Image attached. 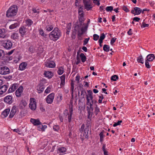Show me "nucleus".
Instances as JSON below:
<instances>
[{"label": "nucleus", "instance_id": "f257e3e1", "mask_svg": "<svg viewBox=\"0 0 155 155\" xmlns=\"http://www.w3.org/2000/svg\"><path fill=\"white\" fill-rule=\"evenodd\" d=\"M61 36V31L57 27L55 28L54 30L49 34L50 39L51 40L54 41L58 40Z\"/></svg>", "mask_w": 155, "mask_h": 155}, {"label": "nucleus", "instance_id": "f03ea898", "mask_svg": "<svg viewBox=\"0 0 155 155\" xmlns=\"http://www.w3.org/2000/svg\"><path fill=\"white\" fill-rule=\"evenodd\" d=\"M18 11L17 6L14 5L10 7L6 12V15L8 17H11L15 16Z\"/></svg>", "mask_w": 155, "mask_h": 155}, {"label": "nucleus", "instance_id": "7ed1b4c3", "mask_svg": "<svg viewBox=\"0 0 155 155\" xmlns=\"http://www.w3.org/2000/svg\"><path fill=\"white\" fill-rule=\"evenodd\" d=\"M26 25L21 26L19 29V32L22 37L26 35L28 32L29 27V19L26 21Z\"/></svg>", "mask_w": 155, "mask_h": 155}, {"label": "nucleus", "instance_id": "20e7f679", "mask_svg": "<svg viewBox=\"0 0 155 155\" xmlns=\"http://www.w3.org/2000/svg\"><path fill=\"white\" fill-rule=\"evenodd\" d=\"M84 6V9L87 11L91 10L93 6V4L91 0H88L83 1Z\"/></svg>", "mask_w": 155, "mask_h": 155}, {"label": "nucleus", "instance_id": "39448f33", "mask_svg": "<svg viewBox=\"0 0 155 155\" xmlns=\"http://www.w3.org/2000/svg\"><path fill=\"white\" fill-rule=\"evenodd\" d=\"M69 113L68 112V110L67 109H66L64 111L63 113V114L67 116V115H68V121L69 122H71V121L72 116L73 114V105H72L71 106H69Z\"/></svg>", "mask_w": 155, "mask_h": 155}, {"label": "nucleus", "instance_id": "423d86ee", "mask_svg": "<svg viewBox=\"0 0 155 155\" xmlns=\"http://www.w3.org/2000/svg\"><path fill=\"white\" fill-rule=\"evenodd\" d=\"M10 73L9 68L6 66H0V74L2 75L7 74Z\"/></svg>", "mask_w": 155, "mask_h": 155}, {"label": "nucleus", "instance_id": "0eeeda50", "mask_svg": "<svg viewBox=\"0 0 155 155\" xmlns=\"http://www.w3.org/2000/svg\"><path fill=\"white\" fill-rule=\"evenodd\" d=\"M30 108L32 110H35L36 108V102L34 98L30 99Z\"/></svg>", "mask_w": 155, "mask_h": 155}, {"label": "nucleus", "instance_id": "6e6552de", "mask_svg": "<svg viewBox=\"0 0 155 155\" xmlns=\"http://www.w3.org/2000/svg\"><path fill=\"white\" fill-rule=\"evenodd\" d=\"M54 97V93L49 94L45 99L46 102L48 104H51L53 102Z\"/></svg>", "mask_w": 155, "mask_h": 155}, {"label": "nucleus", "instance_id": "1a4fd4ad", "mask_svg": "<svg viewBox=\"0 0 155 155\" xmlns=\"http://www.w3.org/2000/svg\"><path fill=\"white\" fill-rule=\"evenodd\" d=\"M2 46L6 49H8L12 47V44L10 40H8L4 41V42L2 44Z\"/></svg>", "mask_w": 155, "mask_h": 155}, {"label": "nucleus", "instance_id": "9d476101", "mask_svg": "<svg viewBox=\"0 0 155 155\" xmlns=\"http://www.w3.org/2000/svg\"><path fill=\"white\" fill-rule=\"evenodd\" d=\"M45 65L47 67L50 68H54L55 66V63L53 61L48 59L45 63Z\"/></svg>", "mask_w": 155, "mask_h": 155}, {"label": "nucleus", "instance_id": "9b49d317", "mask_svg": "<svg viewBox=\"0 0 155 155\" xmlns=\"http://www.w3.org/2000/svg\"><path fill=\"white\" fill-rule=\"evenodd\" d=\"M7 37L6 30L4 28L0 29V38L5 39Z\"/></svg>", "mask_w": 155, "mask_h": 155}, {"label": "nucleus", "instance_id": "f8f14e48", "mask_svg": "<svg viewBox=\"0 0 155 155\" xmlns=\"http://www.w3.org/2000/svg\"><path fill=\"white\" fill-rule=\"evenodd\" d=\"M45 86L42 83H40L37 87L38 92L39 93H42L44 90Z\"/></svg>", "mask_w": 155, "mask_h": 155}, {"label": "nucleus", "instance_id": "ddd939ff", "mask_svg": "<svg viewBox=\"0 0 155 155\" xmlns=\"http://www.w3.org/2000/svg\"><path fill=\"white\" fill-rule=\"evenodd\" d=\"M17 110V108L15 106H13L12 108L11 111L9 116V117L10 118L13 117L15 114Z\"/></svg>", "mask_w": 155, "mask_h": 155}, {"label": "nucleus", "instance_id": "4468645a", "mask_svg": "<svg viewBox=\"0 0 155 155\" xmlns=\"http://www.w3.org/2000/svg\"><path fill=\"white\" fill-rule=\"evenodd\" d=\"M47 126L46 125H43L41 122V123L38 125L37 128L38 130L40 131H44L45 129L47 128Z\"/></svg>", "mask_w": 155, "mask_h": 155}, {"label": "nucleus", "instance_id": "2eb2a0df", "mask_svg": "<svg viewBox=\"0 0 155 155\" xmlns=\"http://www.w3.org/2000/svg\"><path fill=\"white\" fill-rule=\"evenodd\" d=\"M23 87L22 86H20L16 90L15 92V95L17 97H20L23 92Z\"/></svg>", "mask_w": 155, "mask_h": 155}, {"label": "nucleus", "instance_id": "dca6fc26", "mask_svg": "<svg viewBox=\"0 0 155 155\" xmlns=\"http://www.w3.org/2000/svg\"><path fill=\"white\" fill-rule=\"evenodd\" d=\"M66 150V148L64 147H60L58 148L57 150V153L64 154L65 153Z\"/></svg>", "mask_w": 155, "mask_h": 155}, {"label": "nucleus", "instance_id": "f3484780", "mask_svg": "<svg viewBox=\"0 0 155 155\" xmlns=\"http://www.w3.org/2000/svg\"><path fill=\"white\" fill-rule=\"evenodd\" d=\"M44 75L45 77L48 78H51L53 76V74L51 71H45Z\"/></svg>", "mask_w": 155, "mask_h": 155}, {"label": "nucleus", "instance_id": "a211bd4d", "mask_svg": "<svg viewBox=\"0 0 155 155\" xmlns=\"http://www.w3.org/2000/svg\"><path fill=\"white\" fill-rule=\"evenodd\" d=\"M4 101L9 104H11L12 102V98L11 96H8L5 97L4 99Z\"/></svg>", "mask_w": 155, "mask_h": 155}, {"label": "nucleus", "instance_id": "6ab92c4d", "mask_svg": "<svg viewBox=\"0 0 155 155\" xmlns=\"http://www.w3.org/2000/svg\"><path fill=\"white\" fill-rule=\"evenodd\" d=\"M18 84H13L11 87H10L8 91L9 93H11L14 91L18 87Z\"/></svg>", "mask_w": 155, "mask_h": 155}, {"label": "nucleus", "instance_id": "aec40b11", "mask_svg": "<svg viewBox=\"0 0 155 155\" xmlns=\"http://www.w3.org/2000/svg\"><path fill=\"white\" fill-rule=\"evenodd\" d=\"M155 56L153 54H150L147 56V60L149 61H152L154 59L155 60Z\"/></svg>", "mask_w": 155, "mask_h": 155}, {"label": "nucleus", "instance_id": "412c9836", "mask_svg": "<svg viewBox=\"0 0 155 155\" xmlns=\"http://www.w3.org/2000/svg\"><path fill=\"white\" fill-rule=\"evenodd\" d=\"M10 111V109L8 108L5 109L2 113V115L3 118L7 117Z\"/></svg>", "mask_w": 155, "mask_h": 155}, {"label": "nucleus", "instance_id": "4be33fe9", "mask_svg": "<svg viewBox=\"0 0 155 155\" xmlns=\"http://www.w3.org/2000/svg\"><path fill=\"white\" fill-rule=\"evenodd\" d=\"M8 87L6 85H4L0 88V95L6 92L7 89Z\"/></svg>", "mask_w": 155, "mask_h": 155}, {"label": "nucleus", "instance_id": "5701e85b", "mask_svg": "<svg viewBox=\"0 0 155 155\" xmlns=\"http://www.w3.org/2000/svg\"><path fill=\"white\" fill-rule=\"evenodd\" d=\"M31 122L34 125H37L41 123L39 120L37 119L31 118L30 120Z\"/></svg>", "mask_w": 155, "mask_h": 155}, {"label": "nucleus", "instance_id": "b1692460", "mask_svg": "<svg viewBox=\"0 0 155 155\" xmlns=\"http://www.w3.org/2000/svg\"><path fill=\"white\" fill-rule=\"evenodd\" d=\"M27 65V64L25 62L21 63L19 65V69L21 71L24 70L26 68Z\"/></svg>", "mask_w": 155, "mask_h": 155}, {"label": "nucleus", "instance_id": "393cba45", "mask_svg": "<svg viewBox=\"0 0 155 155\" xmlns=\"http://www.w3.org/2000/svg\"><path fill=\"white\" fill-rule=\"evenodd\" d=\"M81 97H80V99L79 100V101H80L81 100H84V96L86 94V91L85 90L81 91Z\"/></svg>", "mask_w": 155, "mask_h": 155}, {"label": "nucleus", "instance_id": "a878e982", "mask_svg": "<svg viewBox=\"0 0 155 155\" xmlns=\"http://www.w3.org/2000/svg\"><path fill=\"white\" fill-rule=\"evenodd\" d=\"M135 12L134 15H139L142 12V9L140 8L135 7L134 8Z\"/></svg>", "mask_w": 155, "mask_h": 155}, {"label": "nucleus", "instance_id": "bb28decb", "mask_svg": "<svg viewBox=\"0 0 155 155\" xmlns=\"http://www.w3.org/2000/svg\"><path fill=\"white\" fill-rule=\"evenodd\" d=\"M87 26H85L84 28L82 27L81 29V32H80V31L78 32V35L79 36H81L87 30Z\"/></svg>", "mask_w": 155, "mask_h": 155}, {"label": "nucleus", "instance_id": "cd10ccee", "mask_svg": "<svg viewBox=\"0 0 155 155\" xmlns=\"http://www.w3.org/2000/svg\"><path fill=\"white\" fill-rule=\"evenodd\" d=\"M60 78L61 80V82L60 85L61 86H64L65 84V75L63 74L60 77Z\"/></svg>", "mask_w": 155, "mask_h": 155}, {"label": "nucleus", "instance_id": "c85d7f7f", "mask_svg": "<svg viewBox=\"0 0 155 155\" xmlns=\"http://www.w3.org/2000/svg\"><path fill=\"white\" fill-rule=\"evenodd\" d=\"M105 133V131L104 130H103L101 132H100L99 134L100 136V141L101 143H102V142L104 141V138L105 136L104 135V134Z\"/></svg>", "mask_w": 155, "mask_h": 155}, {"label": "nucleus", "instance_id": "c756f323", "mask_svg": "<svg viewBox=\"0 0 155 155\" xmlns=\"http://www.w3.org/2000/svg\"><path fill=\"white\" fill-rule=\"evenodd\" d=\"M80 25V23L79 24L77 22L76 24H74V28H75L78 31V32L80 31L81 28H82L81 25Z\"/></svg>", "mask_w": 155, "mask_h": 155}, {"label": "nucleus", "instance_id": "7c9ffc66", "mask_svg": "<svg viewBox=\"0 0 155 155\" xmlns=\"http://www.w3.org/2000/svg\"><path fill=\"white\" fill-rule=\"evenodd\" d=\"M88 132H89V128L88 127H87L85 128L84 129L83 136L86 138H87L89 137L88 135Z\"/></svg>", "mask_w": 155, "mask_h": 155}, {"label": "nucleus", "instance_id": "2f4dec72", "mask_svg": "<svg viewBox=\"0 0 155 155\" xmlns=\"http://www.w3.org/2000/svg\"><path fill=\"white\" fill-rule=\"evenodd\" d=\"M27 104L26 101L24 100H22L20 102L19 105V107L21 109L23 108Z\"/></svg>", "mask_w": 155, "mask_h": 155}, {"label": "nucleus", "instance_id": "473e14b6", "mask_svg": "<svg viewBox=\"0 0 155 155\" xmlns=\"http://www.w3.org/2000/svg\"><path fill=\"white\" fill-rule=\"evenodd\" d=\"M56 100L57 103H59L63 99L62 95L61 94H57Z\"/></svg>", "mask_w": 155, "mask_h": 155}, {"label": "nucleus", "instance_id": "72a5a7b5", "mask_svg": "<svg viewBox=\"0 0 155 155\" xmlns=\"http://www.w3.org/2000/svg\"><path fill=\"white\" fill-rule=\"evenodd\" d=\"M39 33L40 35L42 36L43 37L46 38H47V34L44 33V31L42 29L40 28L39 30Z\"/></svg>", "mask_w": 155, "mask_h": 155}, {"label": "nucleus", "instance_id": "f704fd0d", "mask_svg": "<svg viewBox=\"0 0 155 155\" xmlns=\"http://www.w3.org/2000/svg\"><path fill=\"white\" fill-rule=\"evenodd\" d=\"M18 25L19 24L18 22L15 23L9 26V28L11 30L13 29L18 26Z\"/></svg>", "mask_w": 155, "mask_h": 155}, {"label": "nucleus", "instance_id": "c9c22d12", "mask_svg": "<svg viewBox=\"0 0 155 155\" xmlns=\"http://www.w3.org/2000/svg\"><path fill=\"white\" fill-rule=\"evenodd\" d=\"M71 23H68L67 24V26L66 27V34L69 35V32L70 31L71 28Z\"/></svg>", "mask_w": 155, "mask_h": 155}, {"label": "nucleus", "instance_id": "e433bc0d", "mask_svg": "<svg viewBox=\"0 0 155 155\" xmlns=\"http://www.w3.org/2000/svg\"><path fill=\"white\" fill-rule=\"evenodd\" d=\"M19 38L18 34L17 33H13L11 36V38L14 40L18 39Z\"/></svg>", "mask_w": 155, "mask_h": 155}, {"label": "nucleus", "instance_id": "4c0bfd02", "mask_svg": "<svg viewBox=\"0 0 155 155\" xmlns=\"http://www.w3.org/2000/svg\"><path fill=\"white\" fill-rule=\"evenodd\" d=\"M80 56L81 58V59L82 62H84L86 61L87 58L84 53H81V54H80Z\"/></svg>", "mask_w": 155, "mask_h": 155}, {"label": "nucleus", "instance_id": "58836bf2", "mask_svg": "<svg viewBox=\"0 0 155 155\" xmlns=\"http://www.w3.org/2000/svg\"><path fill=\"white\" fill-rule=\"evenodd\" d=\"M54 26L53 25H47L45 27V29L47 31H50L53 28Z\"/></svg>", "mask_w": 155, "mask_h": 155}, {"label": "nucleus", "instance_id": "ea45409f", "mask_svg": "<svg viewBox=\"0 0 155 155\" xmlns=\"http://www.w3.org/2000/svg\"><path fill=\"white\" fill-rule=\"evenodd\" d=\"M137 61L138 63H141L142 64H143L144 63V62H143V58L141 55H140L137 58Z\"/></svg>", "mask_w": 155, "mask_h": 155}, {"label": "nucleus", "instance_id": "a19ab883", "mask_svg": "<svg viewBox=\"0 0 155 155\" xmlns=\"http://www.w3.org/2000/svg\"><path fill=\"white\" fill-rule=\"evenodd\" d=\"M78 19L80 24V25H82V23L84 22L85 20L84 16H78Z\"/></svg>", "mask_w": 155, "mask_h": 155}, {"label": "nucleus", "instance_id": "79ce46f5", "mask_svg": "<svg viewBox=\"0 0 155 155\" xmlns=\"http://www.w3.org/2000/svg\"><path fill=\"white\" fill-rule=\"evenodd\" d=\"M58 73L60 75L64 73V69L62 67H60L57 71Z\"/></svg>", "mask_w": 155, "mask_h": 155}, {"label": "nucleus", "instance_id": "37998d69", "mask_svg": "<svg viewBox=\"0 0 155 155\" xmlns=\"http://www.w3.org/2000/svg\"><path fill=\"white\" fill-rule=\"evenodd\" d=\"M104 50L106 52L109 51L110 50V47L109 45H104L103 46Z\"/></svg>", "mask_w": 155, "mask_h": 155}, {"label": "nucleus", "instance_id": "c03bdc74", "mask_svg": "<svg viewBox=\"0 0 155 155\" xmlns=\"http://www.w3.org/2000/svg\"><path fill=\"white\" fill-rule=\"evenodd\" d=\"M106 144H104L102 147V150L104 152V155H108V152L105 149Z\"/></svg>", "mask_w": 155, "mask_h": 155}, {"label": "nucleus", "instance_id": "a18cd8bd", "mask_svg": "<svg viewBox=\"0 0 155 155\" xmlns=\"http://www.w3.org/2000/svg\"><path fill=\"white\" fill-rule=\"evenodd\" d=\"M5 54L4 51L2 49H0V59H3L5 56Z\"/></svg>", "mask_w": 155, "mask_h": 155}, {"label": "nucleus", "instance_id": "49530a36", "mask_svg": "<svg viewBox=\"0 0 155 155\" xmlns=\"http://www.w3.org/2000/svg\"><path fill=\"white\" fill-rule=\"evenodd\" d=\"M105 38V36L104 33H103L101 34V35L100 38L99 39V41H100L101 42L103 41V40Z\"/></svg>", "mask_w": 155, "mask_h": 155}, {"label": "nucleus", "instance_id": "de8ad7c7", "mask_svg": "<svg viewBox=\"0 0 155 155\" xmlns=\"http://www.w3.org/2000/svg\"><path fill=\"white\" fill-rule=\"evenodd\" d=\"M118 78V76L116 75H114L111 76V80L113 81H116Z\"/></svg>", "mask_w": 155, "mask_h": 155}, {"label": "nucleus", "instance_id": "09e8293b", "mask_svg": "<svg viewBox=\"0 0 155 155\" xmlns=\"http://www.w3.org/2000/svg\"><path fill=\"white\" fill-rule=\"evenodd\" d=\"M59 128V126L58 125H54L53 126V129L54 131H58Z\"/></svg>", "mask_w": 155, "mask_h": 155}, {"label": "nucleus", "instance_id": "8fccbe9b", "mask_svg": "<svg viewBox=\"0 0 155 155\" xmlns=\"http://www.w3.org/2000/svg\"><path fill=\"white\" fill-rule=\"evenodd\" d=\"M105 9L107 12H111L113 10V7L112 6H107Z\"/></svg>", "mask_w": 155, "mask_h": 155}, {"label": "nucleus", "instance_id": "3c124183", "mask_svg": "<svg viewBox=\"0 0 155 155\" xmlns=\"http://www.w3.org/2000/svg\"><path fill=\"white\" fill-rule=\"evenodd\" d=\"M87 112L88 115L87 117L89 119H90L92 117V114H91V112L89 110V109H87Z\"/></svg>", "mask_w": 155, "mask_h": 155}, {"label": "nucleus", "instance_id": "603ef678", "mask_svg": "<svg viewBox=\"0 0 155 155\" xmlns=\"http://www.w3.org/2000/svg\"><path fill=\"white\" fill-rule=\"evenodd\" d=\"M51 89V88L49 86L48 87L45 91V93L46 94L49 93Z\"/></svg>", "mask_w": 155, "mask_h": 155}, {"label": "nucleus", "instance_id": "864d4df0", "mask_svg": "<svg viewBox=\"0 0 155 155\" xmlns=\"http://www.w3.org/2000/svg\"><path fill=\"white\" fill-rule=\"evenodd\" d=\"M100 111V109L98 107H97V105H96V107L95 108V112L96 115H97L98 113Z\"/></svg>", "mask_w": 155, "mask_h": 155}, {"label": "nucleus", "instance_id": "5fc2aeb1", "mask_svg": "<svg viewBox=\"0 0 155 155\" xmlns=\"http://www.w3.org/2000/svg\"><path fill=\"white\" fill-rule=\"evenodd\" d=\"M122 120H120L118 121L117 122L115 123L113 125V126L114 127H115L117 125H120L121 123L122 122Z\"/></svg>", "mask_w": 155, "mask_h": 155}, {"label": "nucleus", "instance_id": "6e6d98bb", "mask_svg": "<svg viewBox=\"0 0 155 155\" xmlns=\"http://www.w3.org/2000/svg\"><path fill=\"white\" fill-rule=\"evenodd\" d=\"M85 125L84 124H83L81 127L79 129V130L80 132L82 133L84 128Z\"/></svg>", "mask_w": 155, "mask_h": 155}, {"label": "nucleus", "instance_id": "4d7b16f0", "mask_svg": "<svg viewBox=\"0 0 155 155\" xmlns=\"http://www.w3.org/2000/svg\"><path fill=\"white\" fill-rule=\"evenodd\" d=\"M148 61L146 60H145V65L146 67L147 68H150L151 67L150 65H149V62H148Z\"/></svg>", "mask_w": 155, "mask_h": 155}, {"label": "nucleus", "instance_id": "13d9d810", "mask_svg": "<svg viewBox=\"0 0 155 155\" xmlns=\"http://www.w3.org/2000/svg\"><path fill=\"white\" fill-rule=\"evenodd\" d=\"M99 37V35L96 34H94L93 35V39L94 41H97Z\"/></svg>", "mask_w": 155, "mask_h": 155}, {"label": "nucleus", "instance_id": "bf43d9fd", "mask_svg": "<svg viewBox=\"0 0 155 155\" xmlns=\"http://www.w3.org/2000/svg\"><path fill=\"white\" fill-rule=\"evenodd\" d=\"M14 132H16L18 133L19 134L21 135L22 134V132H21L18 129H15L13 130Z\"/></svg>", "mask_w": 155, "mask_h": 155}, {"label": "nucleus", "instance_id": "052dcab7", "mask_svg": "<svg viewBox=\"0 0 155 155\" xmlns=\"http://www.w3.org/2000/svg\"><path fill=\"white\" fill-rule=\"evenodd\" d=\"M122 9L124 11H125L127 12H129V10L128 9L127 6H123Z\"/></svg>", "mask_w": 155, "mask_h": 155}, {"label": "nucleus", "instance_id": "680f3d73", "mask_svg": "<svg viewBox=\"0 0 155 155\" xmlns=\"http://www.w3.org/2000/svg\"><path fill=\"white\" fill-rule=\"evenodd\" d=\"M84 13L83 8L82 6L80 7L78 9V13L80 14V13Z\"/></svg>", "mask_w": 155, "mask_h": 155}, {"label": "nucleus", "instance_id": "e2e57ef3", "mask_svg": "<svg viewBox=\"0 0 155 155\" xmlns=\"http://www.w3.org/2000/svg\"><path fill=\"white\" fill-rule=\"evenodd\" d=\"M90 39L89 38H85L84 41V43L83 45H85L88 42V41Z\"/></svg>", "mask_w": 155, "mask_h": 155}, {"label": "nucleus", "instance_id": "0e129e2a", "mask_svg": "<svg viewBox=\"0 0 155 155\" xmlns=\"http://www.w3.org/2000/svg\"><path fill=\"white\" fill-rule=\"evenodd\" d=\"M117 39L116 38H112L110 41V44L111 45H112L115 42V41H116Z\"/></svg>", "mask_w": 155, "mask_h": 155}, {"label": "nucleus", "instance_id": "69168bd1", "mask_svg": "<svg viewBox=\"0 0 155 155\" xmlns=\"http://www.w3.org/2000/svg\"><path fill=\"white\" fill-rule=\"evenodd\" d=\"M93 2L94 4H96L97 5L99 6L100 5V3L99 1L98 0H93Z\"/></svg>", "mask_w": 155, "mask_h": 155}, {"label": "nucleus", "instance_id": "338daca9", "mask_svg": "<svg viewBox=\"0 0 155 155\" xmlns=\"http://www.w3.org/2000/svg\"><path fill=\"white\" fill-rule=\"evenodd\" d=\"M149 26L148 24H146L144 22H143L142 25L141 26V27L142 28H145V27H148Z\"/></svg>", "mask_w": 155, "mask_h": 155}, {"label": "nucleus", "instance_id": "774afa93", "mask_svg": "<svg viewBox=\"0 0 155 155\" xmlns=\"http://www.w3.org/2000/svg\"><path fill=\"white\" fill-rule=\"evenodd\" d=\"M80 76L79 74H78L76 77L75 80L78 81V83L79 82Z\"/></svg>", "mask_w": 155, "mask_h": 155}]
</instances>
